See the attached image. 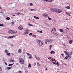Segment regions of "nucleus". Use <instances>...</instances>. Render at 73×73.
Here are the masks:
<instances>
[{
  "instance_id": "2eb2a0df",
  "label": "nucleus",
  "mask_w": 73,
  "mask_h": 73,
  "mask_svg": "<svg viewBox=\"0 0 73 73\" xmlns=\"http://www.w3.org/2000/svg\"><path fill=\"white\" fill-rule=\"evenodd\" d=\"M50 53H51V54H54L55 53V52L53 51H52L50 52Z\"/></svg>"
},
{
  "instance_id": "e433bc0d",
  "label": "nucleus",
  "mask_w": 73,
  "mask_h": 73,
  "mask_svg": "<svg viewBox=\"0 0 73 73\" xmlns=\"http://www.w3.org/2000/svg\"><path fill=\"white\" fill-rule=\"evenodd\" d=\"M35 9H31V11H35Z\"/></svg>"
},
{
  "instance_id": "13d9d810",
  "label": "nucleus",
  "mask_w": 73,
  "mask_h": 73,
  "mask_svg": "<svg viewBox=\"0 0 73 73\" xmlns=\"http://www.w3.org/2000/svg\"><path fill=\"white\" fill-rule=\"evenodd\" d=\"M63 65H65V63H63Z\"/></svg>"
},
{
  "instance_id": "3c124183",
  "label": "nucleus",
  "mask_w": 73,
  "mask_h": 73,
  "mask_svg": "<svg viewBox=\"0 0 73 73\" xmlns=\"http://www.w3.org/2000/svg\"><path fill=\"white\" fill-rule=\"evenodd\" d=\"M0 9H3V8L1 7H0Z\"/></svg>"
},
{
  "instance_id": "412c9836",
  "label": "nucleus",
  "mask_w": 73,
  "mask_h": 73,
  "mask_svg": "<svg viewBox=\"0 0 73 73\" xmlns=\"http://www.w3.org/2000/svg\"><path fill=\"white\" fill-rule=\"evenodd\" d=\"M15 14L17 15H20V13H16Z\"/></svg>"
},
{
  "instance_id": "72a5a7b5",
  "label": "nucleus",
  "mask_w": 73,
  "mask_h": 73,
  "mask_svg": "<svg viewBox=\"0 0 73 73\" xmlns=\"http://www.w3.org/2000/svg\"><path fill=\"white\" fill-rule=\"evenodd\" d=\"M47 1H48V2H51V1H50V0H46V2H47Z\"/></svg>"
},
{
  "instance_id": "49530a36",
  "label": "nucleus",
  "mask_w": 73,
  "mask_h": 73,
  "mask_svg": "<svg viewBox=\"0 0 73 73\" xmlns=\"http://www.w3.org/2000/svg\"><path fill=\"white\" fill-rule=\"evenodd\" d=\"M15 24V23H14V22H12V24H13H13Z\"/></svg>"
},
{
  "instance_id": "5fc2aeb1",
  "label": "nucleus",
  "mask_w": 73,
  "mask_h": 73,
  "mask_svg": "<svg viewBox=\"0 0 73 73\" xmlns=\"http://www.w3.org/2000/svg\"><path fill=\"white\" fill-rule=\"evenodd\" d=\"M13 16H15V15H13Z\"/></svg>"
},
{
  "instance_id": "393cba45",
  "label": "nucleus",
  "mask_w": 73,
  "mask_h": 73,
  "mask_svg": "<svg viewBox=\"0 0 73 73\" xmlns=\"http://www.w3.org/2000/svg\"><path fill=\"white\" fill-rule=\"evenodd\" d=\"M7 55L9 56H11V54L9 53H8L7 54Z\"/></svg>"
},
{
  "instance_id": "473e14b6",
  "label": "nucleus",
  "mask_w": 73,
  "mask_h": 73,
  "mask_svg": "<svg viewBox=\"0 0 73 73\" xmlns=\"http://www.w3.org/2000/svg\"><path fill=\"white\" fill-rule=\"evenodd\" d=\"M29 25L30 26V27H33V25L30 23L29 24Z\"/></svg>"
},
{
  "instance_id": "a878e982",
  "label": "nucleus",
  "mask_w": 73,
  "mask_h": 73,
  "mask_svg": "<svg viewBox=\"0 0 73 73\" xmlns=\"http://www.w3.org/2000/svg\"><path fill=\"white\" fill-rule=\"evenodd\" d=\"M0 26L1 27H4V25L0 23Z\"/></svg>"
},
{
  "instance_id": "423d86ee",
  "label": "nucleus",
  "mask_w": 73,
  "mask_h": 73,
  "mask_svg": "<svg viewBox=\"0 0 73 73\" xmlns=\"http://www.w3.org/2000/svg\"><path fill=\"white\" fill-rule=\"evenodd\" d=\"M17 31H13L12 33H11V35H13V34H15V33H17Z\"/></svg>"
},
{
  "instance_id": "4d7b16f0",
  "label": "nucleus",
  "mask_w": 73,
  "mask_h": 73,
  "mask_svg": "<svg viewBox=\"0 0 73 73\" xmlns=\"http://www.w3.org/2000/svg\"><path fill=\"white\" fill-rule=\"evenodd\" d=\"M45 69L46 70H47V68H45Z\"/></svg>"
},
{
  "instance_id": "c03bdc74",
  "label": "nucleus",
  "mask_w": 73,
  "mask_h": 73,
  "mask_svg": "<svg viewBox=\"0 0 73 73\" xmlns=\"http://www.w3.org/2000/svg\"><path fill=\"white\" fill-rule=\"evenodd\" d=\"M5 52H6V53H8V50H5Z\"/></svg>"
},
{
  "instance_id": "0e129e2a",
  "label": "nucleus",
  "mask_w": 73,
  "mask_h": 73,
  "mask_svg": "<svg viewBox=\"0 0 73 73\" xmlns=\"http://www.w3.org/2000/svg\"><path fill=\"white\" fill-rule=\"evenodd\" d=\"M48 60H50V59L49 58H48Z\"/></svg>"
},
{
  "instance_id": "aec40b11",
  "label": "nucleus",
  "mask_w": 73,
  "mask_h": 73,
  "mask_svg": "<svg viewBox=\"0 0 73 73\" xmlns=\"http://www.w3.org/2000/svg\"><path fill=\"white\" fill-rule=\"evenodd\" d=\"M68 56H67V55H66L65 58H64V59L65 60H66L67 59H68Z\"/></svg>"
},
{
  "instance_id": "c85d7f7f",
  "label": "nucleus",
  "mask_w": 73,
  "mask_h": 73,
  "mask_svg": "<svg viewBox=\"0 0 73 73\" xmlns=\"http://www.w3.org/2000/svg\"><path fill=\"white\" fill-rule=\"evenodd\" d=\"M18 52H19V53H21V49L18 50Z\"/></svg>"
},
{
  "instance_id": "b1692460",
  "label": "nucleus",
  "mask_w": 73,
  "mask_h": 73,
  "mask_svg": "<svg viewBox=\"0 0 73 73\" xmlns=\"http://www.w3.org/2000/svg\"><path fill=\"white\" fill-rule=\"evenodd\" d=\"M68 57H70V58H71V56L70 55L68 54L67 55Z\"/></svg>"
},
{
  "instance_id": "f3484780",
  "label": "nucleus",
  "mask_w": 73,
  "mask_h": 73,
  "mask_svg": "<svg viewBox=\"0 0 73 73\" xmlns=\"http://www.w3.org/2000/svg\"><path fill=\"white\" fill-rule=\"evenodd\" d=\"M14 64V63H13L12 64H9L8 65V66H12L13 64Z\"/></svg>"
},
{
  "instance_id": "a18cd8bd",
  "label": "nucleus",
  "mask_w": 73,
  "mask_h": 73,
  "mask_svg": "<svg viewBox=\"0 0 73 73\" xmlns=\"http://www.w3.org/2000/svg\"><path fill=\"white\" fill-rule=\"evenodd\" d=\"M40 66V64H39V63H38V64H37V66Z\"/></svg>"
},
{
  "instance_id": "864d4df0",
  "label": "nucleus",
  "mask_w": 73,
  "mask_h": 73,
  "mask_svg": "<svg viewBox=\"0 0 73 73\" xmlns=\"http://www.w3.org/2000/svg\"><path fill=\"white\" fill-rule=\"evenodd\" d=\"M19 73H22L21 72V71H20L19 72Z\"/></svg>"
},
{
  "instance_id": "9d476101",
  "label": "nucleus",
  "mask_w": 73,
  "mask_h": 73,
  "mask_svg": "<svg viewBox=\"0 0 73 73\" xmlns=\"http://www.w3.org/2000/svg\"><path fill=\"white\" fill-rule=\"evenodd\" d=\"M43 16L44 17H47L48 16V15L46 14H44L43 15Z\"/></svg>"
},
{
  "instance_id": "58836bf2",
  "label": "nucleus",
  "mask_w": 73,
  "mask_h": 73,
  "mask_svg": "<svg viewBox=\"0 0 73 73\" xmlns=\"http://www.w3.org/2000/svg\"><path fill=\"white\" fill-rule=\"evenodd\" d=\"M32 33H30L29 34V36H32Z\"/></svg>"
},
{
  "instance_id": "603ef678",
  "label": "nucleus",
  "mask_w": 73,
  "mask_h": 73,
  "mask_svg": "<svg viewBox=\"0 0 73 73\" xmlns=\"http://www.w3.org/2000/svg\"><path fill=\"white\" fill-rule=\"evenodd\" d=\"M66 29H68V30H69V29L68 28L66 27Z\"/></svg>"
},
{
  "instance_id": "09e8293b",
  "label": "nucleus",
  "mask_w": 73,
  "mask_h": 73,
  "mask_svg": "<svg viewBox=\"0 0 73 73\" xmlns=\"http://www.w3.org/2000/svg\"><path fill=\"white\" fill-rule=\"evenodd\" d=\"M70 54H71V55H72V52H71L70 53Z\"/></svg>"
},
{
  "instance_id": "a19ab883",
  "label": "nucleus",
  "mask_w": 73,
  "mask_h": 73,
  "mask_svg": "<svg viewBox=\"0 0 73 73\" xmlns=\"http://www.w3.org/2000/svg\"><path fill=\"white\" fill-rule=\"evenodd\" d=\"M29 58H32V56H29Z\"/></svg>"
},
{
  "instance_id": "f03ea898",
  "label": "nucleus",
  "mask_w": 73,
  "mask_h": 73,
  "mask_svg": "<svg viewBox=\"0 0 73 73\" xmlns=\"http://www.w3.org/2000/svg\"><path fill=\"white\" fill-rule=\"evenodd\" d=\"M36 42L39 46H42L44 44V42L43 41L40 40H36Z\"/></svg>"
},
{
  "instance_id": "de8ad7c7",
  "label": "nucleus",
  "mask_w": 73,
  "mask_h": 73,
  "mask_svg": "<svg viewBox=\"0 0 73 73\" xmlns=\"http://www.w3.org/2000/svg\"><path fill=\"white\" fill-rule=\"evenodd\" d=\"M41 60V58H38V61H39V60Z\"/></svg>"
},
{
  "instance_id": "052dcab7",
  "label": "nucleus",
  "mask_w": 73,
  "mask_h": 73,
  "mask_svg": "<svg viewBox=\"0 0 73 73\" xmlns=\"http://www.w3.org/2000/svg\"><path fill=\"white\" fill-rule=\"evenodd\" d=\"M54 30L55 31H56V29H54Z\"/></svg>"
},
{
  "instance_id": "774afa93",
  "label": "nucleus",
  "mask_w": 73,
  "mask_h": 73,
  "mask_svg": "<svg viewBox=\"0 0 73 73\" xmlns=\"http://www.w3.org/2000/svg\"><path fill=\"white\" fill-rule=\"evenodd\" d=\"M53 29H55V28H53Z\"/></svg>"
},
{
  "instance_id": "6e6d98bb",
  "label": "nucleus",
  "mask_w": 73,
  "mask_h": 73,
  "mask_svg": "<svg viewBox=\"0 0 73 73\" xmlns=\"http://www.w3.org/2000/svg\"><path fill=\"white\" fill-rule=\"evenodd\" d=\"M45 44H48V43H47V42H45Z\"/></svg>"
},
{
  "instance_id": "a211bd4d",
  "label": "nucleus",
  "mask_w": 73,
  "mask_h": 73,
  "mask_svg": "<svg viewBox=\"0 0 73 73\" xmlns=\"http://www.w3.org/2000/svg\"><path fill=\"white\" fill-rule=\"evenodd\" d=\"M34 18H35V19H39V18L36 16H34Z\"/></svg>"
},
{
  "instance_id": "4468645a",
  "label": "nucleus",
  "mask_w": 73,
  "mask_h": 73,
  "mask_svg": "<svg viewBox=\"0 0 73 73\" xmlns=\"http://www.w3.org/2000/svg\"><path fill=\"white\" fill-rule=\"evenodd\" d=\"M11 68H12V66L9 67L7 68V69H8L9 70L11 69Z\"/></svg>"
},
{
  "instance_id": "ddd939ff",
  "label": "nucleus",
  "mask_w": 73,
  "mask_h": 73,
  "mask_svg": "<svg viewBox=\"0 0 73 73\" xmlns=\"http://www.w3.org/2000/svg\"><path fill=\"white\" fill-rule=\"evenodd\" d=\"M73 40H70L69 41V42L70 43V44H72V42H73Z\"/></svg>"
},
{
  "instance_id": "f704fd0d",
  "label": "nucleus",
  "mask_w": 73,
  "mask_h": 73,
  "mask_svg": "<svg viewBox=\"0 0 73 73\" xmlns=\"http://www.w3.org/2000/svg\"><path fill=\"white\" fill-rule=\"evenodd\" d=\"M28 67H29V68H31V64H29Z\"/></svg>"
},
{
  "instance_id": "6ab92c4d",
  "label": "nucleus",
  "mask_w": 73,
  "mask_h": 73,
  "mask_svg": "<svg viewBox=\"0 0 73 73\" xmlns=\"http://www.w3.org/2000/svg\"><path fill=\"white\" fill-rule=\"evenodd\" d=\"M59 31H60L62 33L64 32V30L62 29H59Z\"/></svg>"
},
{
  "instance_id": "9b49d317",
  "label": "nucleus",
  "mask_w": 73,
  "mask_h": 73,
  "mask_svg": "<svg viewBox=\"0 0 73 73\" xmlns=\"http://www.w3.org/2000/svg\"><path fill=\"white\" fill-rule=\"evenodd\" d=\"M12 32H13V30H10L8 31V33L10 34V33H11V34H12Z\"/></svg>"
},
{
  "instance_id": "e2e57ef3",
  "label": "nucleus",
  "mask_w": 73,
  "mask_h": 73,
  "mask_svg": "<svg viewBox=\"0 0 73 73\" xmlns=\"http://www.w3.org/2000/svg\"><path fill=\"white\" fill-rule=\"evenodd\" d=\"M49 49L50 50V49H51V48H50Z\"/></svg>"
},
{
  "instance_id": "680f3d73",
  "label": "nucleus",
  "mask_w": 73,
  "mask_h": 73,
  "mask_svg": "<svg viewBox=\"0 0 73 73\" xmlns=\"http://www.w3.org/2000/svg\"><path fill=\"white\" fill-rule=\"evenodd\" d=\"M61 55H62V56H63V54H61Z\"/></svg>"
},
{
  "instance_id": "4be33fe9",
  "label": "nucleus",
  "mask_w": 73,
  "mask_h": 73,
  "mask_svg": "<svg viewBox=\"0 0 73 73\" xmlns=\"http://www.w3.org/2000/svg\"><path fill=\"white\" fill-rule=\"evenodd\" d=\"M66 14H67V15H68L69 16H70V14H69V13L66 12Z\"/></svg>"
},
{
  "instance_id": "69168bd1",
  "label": "nucleus",
  "mask_w": 73,
  "mask_h": 73,
  "mask_svg": "<svg viewBox=\"0 0 73 73\" xmlns=\"http://www.w3.org/2000/svg\"><path fill=\"white\" fill-rule=\"evenodd\" d=\"M58 61L57 62V63H58Z\"/></svg>"
},
{
  "instance_id": "f257e3e1",
  "label": "nucleus",
  "mask_w": 73,
  "mask_h": 73,
  "mask_svg": "<svg viewBox=\"0 0 73 73\" xmlns=\"http://www.w3.org/2000/svg\"><path fill=\"white\" fill-rule=\"evenodd\" d=\"M50 10L51 12H55L57 13H61L62 12V11L61 10L54 8H51Z\"/></svg>"
},
{
  "instance_id": "5701e85b",
  "label": "nucleus",
  "mask_w": 73,
  "mask_h": 73,
  "mask_svg": "<svg viewBox=\"0 0 73 73\" xmlns=\"http://www.w3.org/2000/svg\"><path fill=\"white\" fill-rule=\"evenodd\" d=\"M52 60L51 61V62H52V61H53L54 62V61L55 60V59H54V58H52Z\"/></svg>"
},
{
  "instance_id": "c756f323",
  "label": "nucleus",
  "mask_w": 73,
  "mask_h": 73,
  "mask_svg": "<svg viewBox=\"0 0 73 73\" xmlns=\"http://www.w3.org/2000/svg\"><path fill=\"white\" fill-rule=\"evenodd\" d=\"M10 62H15V60H10Z\"/></svg>"
},
{
  "instance_id": "20e7f679",
  "label": "nucleus",
  "mask_w": 73,
  "mask_h": 73,
  "mask_svg": "<svg viewBox=\"0 0 73 73\" xmlns=\"http://www.w3.org/2000/svg\"><path fill=\"white\" fill-rule=\"evenodd\" d=\"M25 32L24 33V35H27V34H28L29 33V30L28 29L26 30L25 31Z\"/></svg>"
},
{
  "instance_id": "338daca9",
  "label": "nucleus",
  "mask_w": 73,
  "mask_h": 73,
  "mask_svg": "<svg viewBox=\"0 0 73 73\" xmlns=\"http://www.w3.org/2000/svg\"><path fill=\"white\" fill-rule=\"evenodd\" d=\"M52 31H53V29H52Z\"/></svg>"
},
{
  "instance_id": "6e6552de",
  "label": "nucleus",
  "mask_w": 73,
  "mask_h": 73,
  "mask_svg": "<svg viewBox=\"0 0 73 73\" xmlns=\"http://www.w3.org/2000/svg\"><path fill=\"white\" fill-rule=\"evenodd\" d=\"M18 29L19 30H23V27H22L19 26Z\"/></svg>"
},
{
  "instance_id": "c9c22d12",
  "label": "nucleus",
  "mask_w": 73,
  "mask_h": 73,
  "mask_svg": "<svg viewBox=\"0 0 73 73\" xmlns=\"http://www.w3.org/2000/svg\"><path fill=\"white\" fill-rule=\"evenodd\" d=\"M32 37H36V35H32Z\"/></svg>"
},
{
  "instance_id": "f8f14e48",
  "label": "nucleus",
  "mask_w": 73,
  "mask_h": 73,
  "mask_svg": "<svg viewBox=\"0 0 73 73\" xmlns=\"http://www.w3.org/2000/svg\"><path fill=\"white\" fill-rule=\"evenodd\" d=\"M15 35L13 36H9L8 37L9 38H12L13 37H15Z\"/></svg>"
},
{
  "instance_id": "7c9ffc66",
  "label": "nucleus",
  "mask_w": 73,
  "mask_h": 73,
  "mask_svg": "<svg viewBox=\"0 0 73 73\" xmlns=\"http://www.w3.org/2000/svg\"><path fill=\"white\" fill-rule=\"evenodd\" d=\"M48 20H52V18H51L49 17H48Z\"/></svg>"
},
{
  "instance_id": "7ed1b4c3",
  "label": "nucleus",
  "mask_w": 73,
  "mask_h": 73,
  "mask_svg": "<svg viewBox=\"0 0 73 73\" xmlns=\"http://www.w3.org/2000/svg\"><path fill=\"white\" fill-rule=\"evenodd\" d=\"M19 61L21 64L24 65L25 64L24 60L23 58H19Z\"/></svg>"
},
{
  "instance_id": "bf43d9fd",
  "label": "nucleus",
  "mask_w": 73,
  "mask_h": 73,
  "mask_svg": "<svg viewBox=\"0 0 73 73\" xmlns=\"http://www.w3.org/2000/svg\"><path fill=\"white\" fill-rule=\"evenodd\" d=\"M1 69V67H0V69Z\"/></svg>"
},
{
  "instance_id": "37998d69",
  "label": "nucleus",
  "mask_w": 73,
  "mask_h": 73,
  "mask_svg": "<svg viewBox=\"0 0 73 73\" xmlns=\"http://www.w3.org/2000/svg\"><path fill=\"white\" fill-rule=\"evenodd\" d=\"M54 35H55V36H57V34L55 33V34H53Z\"/></svg>"
},
{
  "instance_id": "cd10ccee",
  "label": "nucleus",
  "mask_w": 73,
  "mask_h": 73,
  "mask_svg": "<svg viewBox=\"0 0 73 73\" xmlns=\"http://www.w3.org/2000/svg\"><path fill=\"white\" fill-rule=\"evenodd\" d=\"M38 32H39V33H42V31H37Z\"/></svg>"
},
{
  "instance_id": "39448f33",
  "label": "nucleus",
  "mask_w": 73,
  "mask_h": 73,
  "mask_svg": "<svg viewBox=\"0 0 73 73\" xmlns=\"http://www.w3.org/2000/svg\"><path fill=\"white\" fill-rule=\"evenodd\" d=\"M52 41H53V40H52V39H47L46 40V41L47 42H52Z\"/></svg>"
},
{
  "instance_id": "4c0bfd02",
  "label": "nucleus",
  "mask_w": 73,
  "mask_h": 73,
  "mask_svg": "<svg viewBox=\"0 0 73 73\" xmlns=\"http://www.w3.org/2000/svg\"><path fill=\"white\" fill-rule=\"evenodd\" d=\"M35 58H36V60H38V58H37V57H36Z\"/></svg>"
},
{
  "instance_id": "2f4dec72",
  "label": "nucleus",
  "mask_w": 73,
  "mask_h": 73,
  "mask_svg": "<svg viewBox=\"0 0 73 73\" xmlns=\"http://www.w3.org/2000/svg\"><path fill=\"white\" fill-rule=\"evenodd\" d=\"M26 54H27V55H28V56H31V54H29V53H26Z\"/></svg>"
},
{
  "instance_id": "bb28decb",
  "label": "nucleus",
  "mask_w": 73,
  "mask_h": 73,
  "mask_svg": "<svg viewBox=\"0 0 73 73\" xmlns=\"http://www.w3.org/2000/svg\"><path fill=\"white\" fill-rule=\"evenodd\" d=\"M10 19V18H9V17H7L6 18V19L7 20H9Z\"/></svg>"
},
{
  "instance_id": "79ce46f5",
  "label": "nucleus",
  "mask_w": 73,
  "mask_h": 73,
  "mask_svg": "<svg viewBox=\"0 0 73 73\" xmlns=\"http://www.w3.org/2000/svg\"><path fill=\"white\" fill-rule=\"evenodd\" d=\"M4 63L6 65H8V64H7V63L6 62H4Z\"/></svg>"
},
{
  "instance_id": "dca6fc26",
  "label": "nucleus",
  "mask_w": 73,
  "mask_h": 73,
  "mask_svg": "<svg viewBox=\"0 0 73 73\" xmlns=\"http://www.w3.org/2000/svg\"><path fill=\"white\" fill-rule=\"evenodd\" d=\"M66 9H70V7L69 6H68L66 7Z\"/></svg>"
},
{
  "instance_id": "8fccbe9b",
  "label": "nucleus",
  "mask_w": 73,
  "mask_h": 73,
  "mask_svg": "<svg viewBox=\"0 0 73 73\" xmlns=\"http://www.w3.org/2000/svg\"><path fill=\"white\" fill-rule=\"evenodd\" d=\"M52 45H50V48H52Z\"/></svg>"
},
{
  "instance_id": "1a4fd4ad",
  "label": "nucleus",
  "mask_w": 73,
  "mask_h": 73,
  "mask_svg": "<svg viewBox=\"0 0 73 73\" xmlns=\"http://www.w3.org/2000/svg\"><path fill=\"white\" fill-rule=\"evenodd\" d=\"M52 64H55V65H57V66H59V64L57 63H56V62H53Z\"/></svg>"
},
{
  "instance_id": "0eeeda50",
  "label": "nucleus",
  "mask_w": 73,
  "mask_h": 73,
  "mask_svg": "<svg viewBox=\"0 0 73 73\" xmlns=\"http://www.w3.org/2000/svg\"><path fill=\"white\" fill-rule=\"evenodd\" d=\"M64 52L65 54H66V56L68 55V54H69V52H67L66 51H64Z\"/></svg>"
},
{
  "instance_id": "ea45409f",
  "label": "nucleus",
  "mask_w": 73,
  "mask_h": 73,
  "mask_svg": "<svg viewBox=\"0 0 73 73\" xmlns=\"http://www.w3.org/2000/svg\"><path fill=\"white\" fill-rule=\"evenodd\" d=\"M30 5H31V6H32V5H33V3H30Z\"/></svg>"
}]
</instances>
